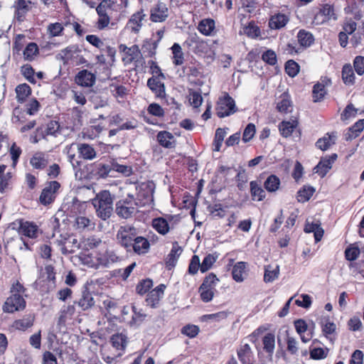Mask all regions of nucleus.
I'll list each match as a JSON object with an SVG mask.
<instances>
[{
  "mask_svg": "<svg viewBox=\"0 0 364 364\" xmlns=\"http://www.w3.org/2000/svg\"><path fill=\"white\" fill-rule=\"evenodd\" d=\"M237 357L242 364H252L253 353L249 344L240 346L237 349Z\"/></svg>",
  "mask_w": 364,
  "mask_h": 364,
  "instance_id": "2eb2a0df",
  "label": "nucleus"
},
{
  "mask_svg": "<svg viewBox=\"0 0 364 364\" xmlns=\"http://www.w3.org/2000/svg\"><path fill=\"white\" fill-rule=\"evenodd\" d=\"M98 253L100 267H110L112 264L118 262L120 259L116 253L109 250L105 242V247L97 251Z\"/></svg>",
  "mask_w": 364,
  "mask_h": 364,
  "instance_id": "39448f33",
  "label": "nucleus"
},
{
  "mask_svg": "<svg viewBox=\"0 0 364 364\" xmlns=\"http://www.w3.org/2000/svg\"><path fill=\"white\" fill-rule=\"evenodd\" d=\"M181 252V247L178 245V242H174L170 253L168 255L167 264L168 266H174Z\"/></svg>",
  "mask_w": 364,
  "mask_h": 364,
  "instance_id": "4c0bfd02",
  "label": "nucleus"
},
{
  "mask_svg": "<svg viewBox=\"0 0 364 364\" xmlns=\"http://www.w3.org/2000/svg\"><path fill=\"white\" fill-rule=\"evenodd\" d=\"M152 227L161 235H166L169 231L167 220L163 218H156L152 220Z\"/></svg>",
  "mask_w": 364,
  "mask_h": 364,
  "instance_id": "c85d7f7f",
  "label": "nucleus"
},
{
  "mask_svg": "<svg viewBox=\"0 0 364 364\" xmlns=\"http://www.w3.org/2000/svg\"><path fill=\"white\" fill-rule=\"evenodd\" d=\"M300 348L299 347V342L292 336H287V350L291 355H297Z\"/></svg>",
  "mask_w": 364,
  "mask_h": 364,
  "instance_id": "603ef678",
  "label": "nucleus"
},
{
  "mask_svg": "<svg viewBox=\"0 0 364 364\" xmlns=\"http://www.w3.org/2000/svg\"><path fill=\"white\" fill-rule=\"evenodd\" d=\"M326 93L325 85L321 83H317L314 86L313 97L314 102L320 101L323 98Z\"/></svg>",
  "mask_w": 364,
  "mask_h": 364,
  "instance_id": "5fc2aeb1",
  "label": "nucleus"
},
{
  "mask_svg": "<svg viewBox=\"0 0 364 364\" xmlns=\"http://www.w3.org/2000/svg\"><path fill=\"white\" fill-rule=\"evenodd\" d=\"M315 192L314 188L305 186L298 192L297 200L299 202L304 203L310 199Z\"/></svg>",
  "mask_w": 364,
  "mask_h": 364,
  "instance_id": "8fccbe9b",
  "label": "nucleus"
},
{
  "mask_svg": "<svg viewBox=\"0 0 364 364\" xmlns=\"http://www.w3.org/2000/svg\"><path fill=\"white\" fill-rule=\"evenodd\" d=\"M172 53H173V63L176 65H181L183 63L184 61V56L182 50L181 46L178 44L175 43L172 47Z\"/></svg>",
  "mask_w": 364,
  "mask_h": 364,
  "instance_id": "ea45409f",
  "label": "nucleus"
},
{
  "mask_svg": "<svg viewBox=\"0 0 364 364\" xmlns=\"http://www.w3.org/2000/svg\"><path fill=\"white\" fill-rule=\"evenodd\" d=\"M263 350L269 355H272L275 348V336L272 333H267L262 338Z\"/></svg>",
  "mask_w": 364,
  "mask_h": 364,
  "instance_id": "bb28decb",
  "label": "nucleus"
},
{
  "mask_svg": "<svg viewBox=\"0 0 364 364\" xmlns=\"http://www.w3.org/2000/svg\"><path fill=\"white\" fill-rule=\"evenodd\" d=\"M82 262L89 267L94 269L100 268L98 253L95 251L87 255H83L80 257Z\"/></svg>",
  "mask_w": 364,
  "mask_h": 364,
  "instance_id": "393cba45",
  "label": "nucleus"
},
{
  "mask_svg": "<svg viewBox=\"0 0 364 364\" xmlns=\"http://www.w3.org/2000/svg\"><path fill=\"white\" fill-rule=\"evenodd\" d=\"M33 321L34 317L32 315H28L21 319L16 321L14 323V327L18 330L25 331L33 326Z\"/></svg>",
  "mask_w": 364,
  "mask_h": 364,
  "instance_id": "58836bf2",
  "label": "nucleus"
},
{
  "mask_svg": "<svg viewBox=\"0 0 364 364\" xmlns=\"http://www.w3.org/2000/svg\"><path fill=\"white\" fill-rule=\"evenodd\" d=\"M48 155L41 151L35 153L30 160L31 166L36 169L44 168L48 165Z\"/></svg>",
  "mask_w": 364,
  "mask_h": 364,
  "instance_id": "f3484780",
  "label": "nucleus"
},
{
  "mask_svg": "<svg viewBox=\"0 0 364 364\" xmlns=\"http://www.w3.org/2000/svg\"><path fill=\"white\" fill-rule=\"evenodd\" d=\"M280 180L275 175L269 176L264 182V188L269 192H275L279 188Z\"/></svg>",
  "mask_w": 364,
  "mask_h": 364,
  "instance_id": "37998d69",
  "label": "nucleus"
},
{
  "mask_svg": "<svg viewBox=\"0 0 364 364\" xmlns=\"http://www.w3.org/2000/svg\"><path fill=\"white\" fill-rule=\"evenodd\" d=\"M164 289L165 286L161 284L149 291L146 299V304L152 308L156 307L164 294Z\"/></svg>",
  "mask_w": 364,
  "mask_h": 364,
  "instance_id": "ddd939ff",
  "label": "nucleus"
},
{
  "mask_svg": "<svg viewBox=\"0 0 364 364\" xmlns=\"http://www.w3.org/2000/svg\"><path fill=\"white\" fill-rule=\"evenodd\" d=\"M95 223L85 216H78L75 218L74 226L79 230H92L95 228Z\"/></svg>",
  "mask_w": 364,
  "mask_h": 364,
  "instance_id": "6ab92c4d",
  "label": "nucleus"
},
{
  "mask_svg": "<svg viewBox=\"0 0 364 364\" xmlns=\"http://www.w3.org/2000/svg\"><path fill=\"white\" fill-rule=\"evenodd\" d=\"M31 1L25 0H17L14 4L18 18L21 17L31 9Z\"/></svg>",
  "mask_w": 364,
  "mask_h": 364,
  "instance_id": "c03bdc74",
  "label": "nucleus"
},
{
  "mask_svg": "<svg viewBox=\"0 0 364 364\" xmlns=\"http://www.w3.org/2000/svg\"><path fill=\"white\" fill-rule=\"evenodd\" d=\"M80 156L85 160H92L96 157L95 149L90 144L82 143L77 145Z\"/></svg>",
  "mask_w": 364,
  "mask_h": 364,
  "instance_id": "5701e85b",
  "label": "nucleus"
},
{
  "mask_svg": "<svg viewBox=\"0 0 364 364\" xmlns=\"http://www.w3.org/2000/svg\"><path fill=\"white\" fill-rule=\"evenodd\" d=\"M119 48V51L122 53V61L124 65H129L133 61H137L141 56V51L136 45L127 47L126 45L121 44Z\"/></svg>",
  "mask_w": 364,
  "mask_h": 364,
  "instance_id": "0eeeda50",
  "label": "nucleus"
},
{
  "mask_svg": "<svg viewBox=\"0 0 364 364\" xmlns=\"http://www.w3.org/2000/svg\"><path fill=\"white\" fill-rule=\"evenodd\" d=\"M60 183L56 181H53L48 183V184L43 189L40 196V201L43 205H48L51 203L55 198V193L60 188Z\"/></svg>",
  "mask_w": 364,
  "mask_h": 364,
  "instance_id": "1a4fd4ad",
  "label": "nucleus"
},
{
  "mask_svg": "<svg viewBox=\"0 0 364 364\" xmlns=\"http://www.w3.org/2000/svg\"><path fill=\"white\" fill-rule=\"evenodd\" d=\"M169 16L167 5L163 2H158L150 9V19L153 22H164Z\"/></svg>",
  "mask_w": 364,
  "mask_h": 364,
  "instance_id": "423d86ee",
  "label": "nucleus"
},
{
  "mask_svg": "<svg viewBox=\"0 0 364 364\" xmlns=\"http://www.w3.org/2000/svg\"><path fill=\"white\" fill-rule=\"evenodd\" d=\"M208 210L215 219L225 217L226 210L220 203H215L208 207Z\"/></svg>",
  "mask_w": 364,
  "mask_h": 364,
  "instance_id": "49530a36",
  "label": "nucleus"
},
{
  "mask_svg": "<svg viewBox=\"0 0 364 364\" xmlns=\"http://www.w3.org/2000/svg\"><path fill=\"white\" fill-rule=\"evenodd\" d=\"M159 144L165 148L171 149L175 146L176 141L173 134L168 132H160L157 134Z\"/></svg>",
  "mask_w": 364,
  "mask_h": 364,
  "instance_id": "a211bd4d",
  "label": "nucleus"
},
{
  "mask_svg": "<svg viewBox=\"0 0 364 364\" xmlns=\"http://www.w3.org/2000/svg\"><path fill=\"white\" fill-rule=\"evenodd\" d=\"M199 333V328L196 325H186L181 328V333L189 337L194 338Z\"/></svg>",
  "mask_w": 364,
  "mask_h": 364,
  "instance_id": "052dcab7",
  "label": "nucleus"
},
{
  "mask_svg": "<svg viewBox=\"0 0 364 364\" xmlns=\"http://www.w3.org/2000/svg\"><path fill=\"white\" fill-rule=\"evenodd\" d=\"M289 20L287 16L279 13L270 18L269 26L272 29H279L284 27L289 22Z\"/></svg>",
  "mask_w": 364,
  "mask_h": 364,
  "instance_id": "4be33fe9",
  "label": "nucleus"
},
{
  "mask_svg": "<svg viewBox=\"0 0 364 364\" xmlns=\"http://www.w3.org/2000/svg\"><path fill=\"white\" fill-rule=\"evenodd\" d=\"M19 232L26 237L36 238L38 237L39 229L35 223L24 221L21 222L20 224Z\"/></svg>",
  "mask_w": 364,
  "mask_h": 364,
  "instance_id": "4468645a",
  "label": "nucleus"
},
{
  "mask_svg": "<svg viewBox=\"0 0 364 364\" xmlns=\"http://www.w3.org/2000/svg\"><path fill=\"white\" fill-rule=\"evenodd\" d=\"M147 86L155 94L156 97L162 98L165 96L164 85L157 78H149L147 81Z\"/></svg>",
  "mask_w": 364,
  "mask_h": 364,
  "instance_id": "dca6fc26",
  "label": "nucleus"
},
{
  "mask_svg": "<svg viewBox=\"0 0 364 364\" xmlns=\"http://www.w3.org/2000/svg\"><path fill=\"white\" fill-rule=\"evenodd\" d=\"M75 82L82 87H92L95 82V76L87 70H81L75 77Z\"/></svg>",
  "mask_w": 364,
  "mask_h": 364,
  "instance_id": "f8f14e48",
  "label": "nucleus"
},
{
  "mask_svg": "<svg viewBox=\"0 0 364 364\" xmlns=\"http://www.w3.org/2000/svg\"><path fill=\"white\" fill-rule=\"evenodd\" d=\"M218 255L208 254L205 257L200 266V271L204 273L209 270L218 259Z\"/></svg>",
  "mask_w": 364,
  "mask_h": 364,
  "instance_id": "09e8293b",
  "label": "nucleus"
},
{
  "mask_svg": "<svg viewBox=\"0 0 364 364\" xmlns=\"http://www.w3.org/2000/svg\"><path fill=\"white\" fill-rule=\"evenodd\" d=\"M136 206L137 203L134 196L129 194L127 198L120 200L116 203L115 211L119 218L129 219L136 213Z\"/></svg>",
  "mask_w": 364,
  "mask_h": 364,
  "instance_id": "f03ea898",
  "label": "nucleus"
},
{
  "mask_svg": "<svg viewBox=\"0 0 364 364\" xmlns=\"http://www.w3.org/2000/svg\"><path fill=\"white\" fill-rule=\"evenodd\" d=\"M226 134L227 132L225 129L218 128L216 129L213 141V151H219L220 150V147Z\"/></svg>",
  "mask_w": 364,
  "mask_h": 364,
  "instance_id": "a18cd8bd",
  "label": "nucleus"
},
{
  "mask_svg": "<svg viewBox=\"0 0 364 364\" xmlns=\"http://www.w3.org/2000/svg\"><path fill=\"white\" fill-rule=\"evenodd\" d=\"M26 306V301L19 294H13L9 297L4 306V311L8 313H13L16 311L23 310Z\"/></svg>",
  "mask_w": 364,
  "mask_h": 364,
  "instance_id": "6e6552de",
  "label": "nucleus"
},
{
  "mask_svg": "<svg viewBox=\"0 0 364 364\" xmlns=\"http://www.w3.org/2000/svg\"><path fill=\"white\" fill-rule=\"evenodd\" d=\"M218 281L216 276L213 274H210L208 276H207L203 284H201V289H214L215 286Z\"/></svg>",
  "mask_w": 364,
  "mask_h": 364,
  "instance_id": "0e129e2a",
  "label": "nucleus"
},
{
  "mask_svg": "<svg viewBox=\"0 0 364 364\" xmlns=\"http://www.w3.org/2000/svg\"><path fill=\"white\" fill-rule=\"evenodd\" d=\"M60 132V125L56 121L50 122L45 131L44 137L46 136H56Z\"/></svg>",
  "mask_w": 364,
  "mask_h": 364,
  "instance_id": "13d9d810",
  "label": "nucleus"
},
{
  "mask_svg": "<svg viewBox=\"0 0 364 364\" xmlns=\"http://www.w3.org/2000/svg\"><path fill=\"white\" fill-rule=\"evenodd\" d=\"M333 144L334 140L332 139V136L327 134L324 137L319 139L316 141V146L322 151L327 150Z\"/></svg>",
  "mask_w": 364,
  "mask_h": 364,
  "instance_id": "6e6d98bb",
  "label": "nucleus"
},
{
  "mask_svg": "<svg viewBox=\"0 0 364 364\" xmlns=\"http://www.w3.org/2000/svg\"><path fill=\"white\" fill-rule=\"evenodd\" d=\"M16 93L17 101L22 103L31 95V90L29 85L23 83L16 87Z\"/></svg>",
  "mask_w": 364,
  "mask_h": 364,
  "instance_id": "473e14b6",
  "label": "nucleus"
},
{
  "mask_svg": "<svg viewBox=\"0 0 364 364\" xmlns=\"http://www.w3.org/2000/svg\"><path fill=\"white\" fill-rule=\"evenodd\" d=\"M134 251L138 255H142L148 252L150 244L149 242L143 237H136L134 243L132 245Z\"/></svg>",
  "mask_w": 364,
  "mask_h": 364,
  "instance_id": "412c9836",
  "label": "nucleus"
},
{
  "mask_svg": "<svg viewBox=\"0 0 364 364\" xmlns=\"http://www.w3.org/2000/svg\"><path fill=\"white\" fill-rule=\"evenodd\" d=\"M262 59L267 63L274 65L277 63V55L272 50H267L262 55Z\"/></svg>",
  "mask_w": 364,
  "mask_h": 364,
  "instance_id": "69168bd1",
  "label": "nucleus"
},
{
  "mask_svg": "<svg viewBox=\"0 0 364 364\" xmlns=\"http://www.w3.org/2000/svg\"><path fill=\"white\" fill-rule=\"evenodd\" d=\"M246 268L245 262H237L232 268V278L237 282H242L244 280L243 274Z\"/></svg>",
  "mask_w": 364,
  "mask_h": 364,
  "instance_id": "c9c22d12",
  "label": "nucleus"
},
{
  "mask_svg": "<svg viewBox=\"0 0 364 364\" xmlns=\"http://www.w3.org/2000/svg\"><path fill=\"white\" fill-rule=\"evenodd\" d=\"M297 124V121L294 119H292L291 121H283L279 124V131L281 134L284 137L289 136L296 127Z\"/></svg>",
  "mask_w": 364,
  "mask_h": 364,
  "instance_id": "c756f323",
  "label": "nucleus"
},
{
  "mask_svg": "<svg viewBox=\"0 0 364 364\" xmlns=\"http://www.w3.org/2000/svg\"><path fill=\"white\" fill-rule=\"evenodd\" d=\"M256 132L255 126L254 124L250 123L247 124V126L245 127L243 135H242V140L244 142H248L250 140H251L253 136H255Z\"/></svg>",
  "mask_w": 364,
  "mask_h": 364,
  "instance_id": "e2e57ef3",
  "label": "nucleus"
},
{
  "mask_svg": "<svg viewBox=\"0 0 364 364\" xmlns=\"http://www.w3.org/2000/svg\"><path fill=\"white\" fill-rule=\"evenodd\" d=\"M111 343L117 350H124L127 345V337L122 333L114 334L111 337Z\"/></svg>",
  "mask_w": 364,
  "mask_h": 364,
  "instance_id": "de8ad7c7",
  "label": "nucleus"
},
{
  "mask_svg": "<svg viewBox=\"0 0 364 364\" xmlns=\"http://www.w3.org/2000/svg\"><path fill=\"white\" fill-rule=\"evenodd\" d=\"M336 18L333 7L329 4H325L315 15L313 23L316 25H321L330 20H336Z\"/></svg>",
  "mask_w": 364,
  "mask_h": 364,
  "instance_id": "9d476101",
  "label": "nucleus"
},
{
  "mask_svg": "<svg viewBox=\"0 0 364 364\" xmlns=\"http://www.w3.org/2000/svg\"><path fill=\"white\" fill-rule=\"evenodd\" d=\"M297 38L300 45L304 47L310 46L314 41L313 35L304 30L299 31Z\"/></svg>",
  "mask_w": 364,
  "mask_h": 364,
  "instance_id": "79ce46f5",
  "label": "nucleus"
},
{
  "mask_svg": "<svg viewBox=\"0 0 364 364\" xmlns=\"http://www.w3.org/2000/svg\"><path fill=\"white\" fill-rule=\"evenodd\" d=\"M279 274V265H267L264 268V281L265 282H272L278 278Z\"/></svg>",
  "mask_w": 364,
  "mask_h": 364,
  "instance_id": "7c9ffc66",
  "label": "nucleus"
},
{
  "mask_svg": "<svg viewBox=\"0 0 364 364\" xmlns=\"http://www.w3.org/2000/svg\"><path fill=\"white\" fill-rule=\"evenodd\" d=\"M63 26L60 23H50L47 26V33L50 37L60 36L63 31Z\"/></svg>",
  "mask_w": 364,
  "mask_h": 364,
  "instance_id": "3c124183",
  "label": "nucleus"
},
{
  "mask_svg": "<svg viewBox=\"0 0 364 364\" xmlns=\"http://www.w3.org/2000/svg\"><path fill=\"white\" fill-rule=\"evenodd\" d=\"M198 31L205 36H210L215 28V21L208 18L202 20L198 26Z\"/></svg>",
  "mask_w": 364,
  "mask_h": 364,
  "instance_id": "2f4dec72",
  "label": "nucleus"
},
{
  "mask_svg": "<svg viewBox=\"0 0 364 364\" xmlns=\"http://www.w3.org/2000/svg\"><path fill=\"white\" fill-rule=\"evenodd\" d=\"M38 48L36 43H31L25 48L23 51L24 58L26 60H32L38 53Z\"/></svg>",
  "mask_w": 364,
  "mask_h": 364,
  "instance_id": "bf43d9fd",
  "label": "nucleus"
},
{
  "mask_svg": "<svg viewBox=\"0 0 364 364\" xmlns=\"http://www.w3.org/2000/svg\"><path fill=\"white\" fill-rule=\"evenodd\" d=\"M364 129V119L358 120L348 129L345 134L346 140H352L356 138Z\"/></svg>",
  "mask_w": 364,
  "mask_h": 364,
  "instance_id": "a878e982",
  "label": "nucleus"
},
{
  "mask_svg": "<svg viewBox=\"0 0 364 364\" xmlns=\"http://www.w3.org/2000/svg\"><path fill=\"white\" fill-rule=\"evenodd\" d=\"M277 109L282 113H287L291 109V101L288 94H282L277 104Z\"/></svg>",
  "mask_w": 364,
  "mask_h": 364,
  "instance_id": "cd10ccee",
  "label": "nucleus"
},
{
  "mask_svg": "<svg viewBox=\"0 0 364 364\" xmlns=\"http://www.w3.org/2000/svg\"><path fill=\"white\" fill-rule=\"evenodd\" d=\"M217 115L220 117H228L236 112L235 101L227 95L220 98L216 107Z\"/></svg>",
  "mask_w": 364,
  "mask_h": 364,
  "instance_id": "20e7f679",
  "label": "nucleus"
},
{
  "mask_svg": "<svg viewBox=\"0 0 364 364\" xmlns=\"http://www.w3.org/2000/svg\"><path fill=\"white\" fill-rule=\"evenodd\" d=\"M145 14L142 11L134 13L128 22V26L134 33H138L142 26V21L144 19Z\"/></svg>",
  "mask_w": 364,
  "mask_h": 364,
  "instance_id": "aec40b11",
  "label": "nucleus"
},
{
  "mask_svg": "<svg viewBox=\"0 0 364 364\" xmlns=\"http://www.w3.org/2000/svg\"><path fill=\"white\" fill-rule=\"evenodd\" d=\"M342 80L346 85H353L355 82V74L350 64L343 65L342 69Z\"/></svg>",
  "mask_w": 364,
  "mask_h": 364,
  "instance_id": "72a5a7b5",
  "label": "nucleus"
},
{
  "mask_svg": "<svg viewBox=\"0 0 364 364\" xmlns=\"http://www.w3.org/2000/svg\"><path fill=\"white\" fill-rule=\"evenodd\" d=\"M353 66L358 75H362L364 74V57L356 56L353 60Z\"/></svg>",
  "mask_w": 364,
  "mask_h": 364,
  "instance_id": "774afa93",
  "label": "nucleus"
},
{
  "mask_svg": "<svg viewBox=\"0 0 364 364\" xmlns=\"http://www.w3.org/2000/svg\"><path fill=\"white\" fill-rule=\"evenodd\" d=\"M77 305L85 311L94 305V299L92 294L88 291H84L81 298L77 301Z\"/></svg>",
  "mask_w": 364,
  "mask_h": 364,
  "instance_id": "e433bc0d",
  "label": "nucleus"
},
{
  "mask_svg": "<svg viewBox=\"0 0 364 364\" xmlns=\"http://www.w3.org/2000/svg\"><path fill=\"white\" fill-rule=\"evenodd\" d=\"M80 247V242L75 237H70L66 240L63 247L61 248L63 254L73 253Z\"/></svg>",
  "mask_w": 364,
  "mask_h": 364,
  "instance_id": "f704fd0d",
  "label": "nucleus"
},
{
  "mask_svg": "<svg viewBox=\"0 0 364 364\" xmlns=\"http://www.w3.org/2000/svg\"><path fill=\"white\" fill-rule=\"evenodd\" d=\"M360 253V250L355 244L349 246L345 251V257L347 260H355Z\"/></svg>",
  "mask_w": 364,
  "mask_h": 364,
  "instance_id": "864d4df0",
  "label": "nucleus"
},
{
  "mask_svg": "<svg viewBox=\"0 0 364 364\" xmlns=\"http://www.w3.org/2000/svg\"><path fill=\"white\" fill-rule=\"evenodd\" d=\"M250 189L252 197L254 200L261 201L265 198L264 191L256 181L250 182Z\"/></svg>",
  "mask_w": 364,
  "mask_h": 364,
  "instance_id": "a19ab883",
  "label": "nucleus"
},
{
  "mask_svg": "<svg viewBox=\"0 0 364 364\" xmlns=\"http://www.w3.org/2000/svg\"><path fill=\"white\" fill-rule=\"evenodd\" d=\"M136 230L134 227L124 225L119 228L117 239L118 242L124 247H131L132 241L136 237Z\"/></svg>",
  "mask_w": 364,
  "mask_h": 364,
  "instance_id": "7ed1b4c3",
  "label": "nucleus"
},
{
  "mask_svg": "<svg viewBox=\"0 0 364 364\" xmlns=\"http://www.w3.org/2000/svg\"><path fill=\"white\" fill-rule=\"evenodd\" d=\"M285 71L289 76L294 77L299 71V65L292 60H288L285 65Z\"/></svg>",
  "mask_w": 364,
  "mask_h": 364,
  "instance_id": "4d7b16f0",
  "label": "nucleus"
},
{
  "mask_svg": "<svg viewBox=\"0 0 364 364\" xmlns=\"http://www.w3.org/2000/svg\"><path fill=\"white\" fill-rule=\"evenodd\" d=\"M153 286L151 279H145L136 286V291L139 294L143 295L146 293Z\"/></svg>",
  "mask_w": 364,
  "mask_h": 364,
  "instance_id": "338daca9",
  "label": "nucleus"
},
{
  "mask_svg": "<svg viewBox=\"0 0 364 364\" xmlns=\"http://www.w3.org/2000/svg\"><path fill=\"white\" fill-rule=\"evenodd\" d=\"M188 100L194 108H198L203 102V97L199 92L193 91L189 94Z\"/></svg>",
  "mask_w": 364,
  "mask_h": 364,
  "instance_id": "680f3d73",
  "label": "nucleus"
},
{
  "mask_svg": "<svg viewBox=\"0 0 364 364\" xmlns=\"http://www.w3.org/2000/svg\"><path fill=\"white\" fill-rule=\"evenodd\" d=\"M337 159V154H333L329 156L322 158L319 163L314 168L315 173L324 177L328 171L332 168V164Z\"/></svg>",
  "mask_w": 364,
  "mask_h": 364,
  "instance_id": "9b49d317",
  "label": "nucleus"
},
{
  "mask_svg": "<svg viewBox=\"0 0 364 364\" xmlns=\"http://www.w3.org/2000/svg\"><path fill=\"white\" fill-rule=\"evenodd\" d=\"M304 231L307 233L314 232L315 241L319 242L323 235L324 231L318 223L306 222Z\"/></svg>",
  "mask_w": 364,
  "mask_h": 364,
  "instance_id": "b1692460",
  "label": "nucleus"
},
{
  "mask_svg": "<svg viewBox=\"0 0 364 364\" xmlns=\"http://www.w3.org/2000/svg\"><path fill=\"white\" fill-rule=\"evenodd\" d=\"M96 215L102 220L109 219L113 211V198L108 191H102L92 200Z\"/></svg>",
  "mask_w": 364,
  "mask_h": 364,
  "instance_id": "f257e3e1",
  "label": "nucleus"
}]
</instances>
